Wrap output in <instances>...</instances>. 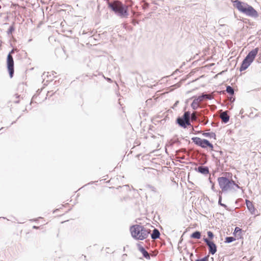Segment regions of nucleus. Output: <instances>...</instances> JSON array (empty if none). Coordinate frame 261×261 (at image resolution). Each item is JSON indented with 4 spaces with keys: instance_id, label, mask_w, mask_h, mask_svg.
<instances>
[{
    "instance_id": "f257e3e1",
    "label": "nucleus",
    "mask_w": 261,
    "mask_h": 261,
    "mask_svg": "<svg viewBox=\"0 0 261 261\" xmlns=\"http://www.w3.org/2000/svg\"><path fill=\"white\" fill-rule=\"evenodd\" d=\"M231 1L233 3V7L240 12L252 17H257L258 16L257 12L247 3L242 2L239 0Z\"/></svg>"
},
{
    "instance_id": "f03ea898",
    "label": "nucleus",
    "mask_w": 261,
    "mask_h": 261,
    "mask_svg": "<svg viewBox=\"0 0 261 261\" xmlns=\"http://www.w3.org/2000/svg\"><path fill=\"white\" fill-rule=\"evenodd\" d=\"M132 236L138 240H144L147 238L150 233V230L144 226L136 224L130 227Z\"/></svg>"
},
{
    "instance_id": "7ed1b4c3",
    "label": "nucleus",
    "mask_w": 261,
    "mask_h": 261,
    "mask_svg": "<svg viewBox=\"0 0 261 261\" xmlns=\"http://www.w3.org/2000/svg\"><path fill=\"white\" fill-rule=\"evenodd\" d=\"M109 7L121 17L127 18L128 16V6L118 1L109 3Z\"/></svg>"
},
{
    "instance_id": "20e7f679",
    "label": "nucleus",
    "mask_w": 261,
    "mask_h": 261,
    "mask_svg": "<svg viewBox=\"0 0 261 261\" xmlns=\"http://www.w3.org/2000/svg\"><path fill=\"white\" fill-rule=\"evenodd\" d=\"M258 51V48H255L250 51L243 60L240 67V71L246 70L253 62Z\"/></svg>"
},
{
    "instance_id": "39448f33",
    "label": "nucleus",
    "mask_w": 261,
    "mask_h": 261,
    "mask_svg": "<svg viewBox=\"0 0 261 261\" xmlns=\"http://www.w3.org/2000/svg\"><path fill=\"white\" fill-rule=\"evenodd\" d=\"M219 185L223 191H226L233 188L234 186L239 188L233 180H229L226 177H220L218 178Z\"/></svg>"
},
{
    "instance_id": "423d86ee",
    "label": "nucleus",
    "mask_w": 261,
    "mask_h": 261,
    "mask_svg": "<svg viewBox=\"0 0 261 261\" xmlns=\"http://www.w3.org/2000/svg\"><path fill=\"white\" fill-rule=\"evenodd\" d=\"M192 141L197 145L203 148H208L211 150H214L213 145L206 139H202L199 137H193Z\"/></svg>"
},
{
    "instance_id": "0eeeda50",
    "label": "nucleus",
    "mask_w": 261,
    "mask_h": 261,
    "mask_svg": "<svg viewBox=\"0 0 261 261\" xmlns=\"http://www.w3.org/2000/svg\"><path fill=\"white\" fill-rule=\"evenodd\" d=\"M190 112H186L182 117H179L177 119V122L178 124L184 127H186L187 125H190Z\"/></svg>"
},
{
    "instance_id": "6e6552de",
    "label": "nucleus",
    "mask_w": 261,
    "mask_h": 261,
    "mask_svg": "<svg viewBox=\"0 0 261 261\" xmlns=\"http://www.w3.org/2000/svg\"><path fill=\"white\" fill-rule=\"evenodd\" d=\"M13 53L14 50L12 49L8 55L7 59V68L11 78L13 77L14 74V60L11 55Z\"/></svg>"
},
{
    "instance_id": "1a4fd4ad",
    "label": "nucleus",
    "mask_w": 261,
    "mask_h": 261,
    "mask_svg": "<svg viewBox=\"0 0 261 261\" xmlns=\"http://www.w3.org/2000/svg\"><path fill=\"white\" fill-rule=\"evenodd\" d=\"M203 240L206 245L208 246L209 252L212 254H215L217 251L216 245L214 243V242L210 241L206 238H205Z\"/></svg>"
},
{
    "instance_id": "9d476101",
    "label": "nucleus",
    "mask_w": 261,
    "mask_h": 261,
    "mask_svg": "<svg viewBox=\"0 0 261 261\" xmlns=\"http://www.w3.org/2000/svg\"><path fill=\"white\" fill-rule=\"evenodd\" d=\"M246 204L250 212L252 214L255 215L256 212V210L253 204V203L249 200H246Z\"/></svg>"
},
{
    "instance_id": "9b49d317",
    "label": "nucleus",
    "mask_w": 261,
    "mask_h": 261,
    "mask_svg": "<svg viewBox=\"0 0 261 261\" xmlns=\"http://www.w3.org/2000/svg\"><path fill=\"white\" fill-rule=\"evenodd\" d=\"M211 95L209 94H202L197 97H196L195 99L200 104L201 102L203 100L204 98L207 99H211Z\"/></svg>"
},
{
    "instance_id": "f8f14e48",
    "label": "nucleus",
    "mask_w": 261,
    "mask_h": 261,
    "mask_svg": "<svg viewBox=\"0 0 261 261\" xmlns=\"http://www.w3.org/2000/svg\"><path fill=\"white\" fill-rule=\"evenodd\" d=\"M220 118L225 122H227L229 120V116L227 115V112H223L220 114Z\"/></svg>"
},
{
    "instance_id": "ddd939ff",
    "label": "nucleus",
    "mask_w": 261,
    "mask_h": 261,
    "mask_svg": "<svg viewBox=\"0 0 261 261\" xmlns=\"http://www.w3.org/2000/svg\"><path fill=\"white\" fill-rule=\"evenodd\" d=\"M233 234L236 237H238V239L242 238V230L240 228H239L238 227H236L235 228Z\"/></svg>"
},
{
    "instance_id": "4468645a",
    "label": "nucleus",
    "mask_w": 261,
    "mask_h": 261,
    "mask_svg": "<svg viewBox=\"0 0 261 261\" xmlns=\"http://www.w3.org/2000/svg\"><path fill=\"white\" fill-rule=\"evenodd\" d=\"M198 171L203 174H207L209 173L208 168L206 167L200 166L198 168Z\"/></svg>"
},
{
    "instance_id": "2eb2a0df",
    "label": "nucleus",
    "mask_w": 261,
    "mask_h": 261,
    "mask_svg": "<svg viewBox=\"0 0 261 261\" xmlns=\"http://www.w3.org/2000/svg\"><path fill=\"white\" fill-rule=\"evenodd\" d=\"M160 233L159 231L155 228L153 230L152 233L151 234V238L153 240H155L160 237Z\"/></svg>"
},
{
    "instance_id": "dca6fc26",
    "label": "nucleus",
    "mask_w": 261,
    "mask_h": 261,
    "mask_svg": "<svg viewBox=\"0 0 261 261\" xmlns=\"http://www.w3.org/2000/svg\"><path fill=\"white\" fill-rule=\"evenodd\" d=\"M139 251L142 253L144 257L147 259H149L150 258V256L149 253L145 250V249L142 246H140L139 248Z\"/></svg>"
},
{
    "instance_id": "f3484780",
    "label": "nucleus",
    "mask_w": 261,
    "mask_h": 261,
    "mask_svg": "<svg viewBox=\"0 0 261 261\" xmlns=\"http://www.w3.org/2000/svg\"><path fill=\"white\" fill-rule=\"evenodd\" d=\"M202 135L205 137H209L210 138H213L215 140H216V135L214 133H203Z\"/></svg>"
},
{
    "instance_id": "a211bd4d",
    "label": "nucleus",
    "mask_w": 261,
    "mask_h": 261,
    "mask_svg": "<svg viewBox=\"0 0 261 261\" xmlns=\"http://www.w3.org/2000/svg\"><path fill=\"white\" fill-rule=\"evenodd\" d=\"M201 237V233L199 231H195L191 235V238L199 239Z\"/></svg>"
},
{
    "instance_id": "6ab92c4d",
    "label": "nucleus",
    "mask_w": 261,
    "mask_h": 261,
    "mask_svg": "<svg viewBox=\"0 0 261 261\" xmlns=\"http://www.w3.org/2000/svg\"><path fill=\"white\" fill-rule=\"evenodd\" d=\"M200 104L194 99L191 104L192 107L194 109H196L199 107Z\"/></svg>"
},
{
    "instance_id": "aec40b11",
    "label": "nucleus",
    "mask_w": 261,
    "mask_h": 261,
    "mask_svg": "<svg viewBox=\"0 0 261 261\" xmlns=\"http://www.w3.org/2000/svg\"><path fill=\"white\" fill-rule=\"evenodd\" d=\"M226 92L231 95H232L234 93V90L233 88L229 86L226 87Z\"/></svg>"
},
{
    "instance_id": "412c9836",
    "label": "nucleus",
    "mask_w": 261,
    "mask_h": 261,
    "mask_svg": "<svg viewBox=\"0 0 261 261\" xmlns=\"http://www.w3.org/2000/svg\"><path fill=\"white\" fill-rule=\"evenodd\" d=\"M236 240V239L232 237H228L225 238L226 243H230Z\"/></svg>"
},
{
    "instance_id": "4be33fe9",
    "label": "nucleus",
    "mask_w": 261,
    "mask_h": 261,
    "mask_svg": "<svg viewBox=\"0 0 261 261\" xmlns=\"http://www.w3.org/2000/svg\"><path fill=\"white\" fill-rule=\"evenodd\" d=\"M222 201V197L220 196L219 197V204L220 205H221V206L224 207L225 208H226L227 206L225 204H224L223 203H222V201Z\"/></svg>"
},
{
    "instance_id": "5701e85b",
    "label": "nucleus",
    "mask_w": 261,
    "mask_h": 261,
    "mask_svg": "<svg viewBox=\"0 0 261 261\" xmlns=\"http://www.w3.org/2000/svg\"><path fill=\"white\" fill-rule=\"evenodd\" d=\"M207 236H208V237H209V238H210V239H212L213 238V237H214V234H213V233L212 231H208L207 232Z\"/></svg>"
},
{
    "instance_id": "b1692460",
    "label": "nucleus",
    "mask_w": 261,
    "mask_h": 261,
    "mask_svg": "<svg viewBox=\"0 0 261 261\" xmlns=\"http://www.w3.org/2000/svg\"><path fill=\"white\" fill-rule=\"evenodd\" d=\"M191 119L192 121H195L196 120V113L194 112L191 115Z\"/></svg>"
},
{
    "instance_id": "393cba45",
    "label": "nucleus",
    "mask_w": 261,
    "mask_h": 261,
    "mask_svg": "<svg viewBox=\"0 0 261 261\" xmlns=\"http://www.w3.org/2000/svg\"><path fill=\"white\" fill-rule=\"evenodd\" d=\"M196 261H208V256H205L201 259H197Z\"/></svg>"
},
{
    "instance_id": "a878e982",
    "label": "nucleus",
    "mask_w": 261,
    "mask_h": 261,
    "mask_svg": "<svg viewBox=\"0 0 261 261\" xmlns=\"http://www.w3.org/2000/svg\"><path fill=\"white\" fill-rule=\"evenodd\" d=\"M15 96L16 97V98H19V96L17 94H15Z\"/></svg>"
},
{
    "instance_id": "bb28decb",
    "label": "nucleus",
    "mask_w": 261,
    "mask_h": 261,
    "mask_svg": "<svg viewBox=\"0 0 261 261\" xmlns=\"http://www.w3.org/2000/svg\"><path fill=\"white\" fill-rule=\"evenodd\" d=\"M33 228H35V229H37V228H39V227H37V226H33Z\"/></svg>"
}]
</instances>
